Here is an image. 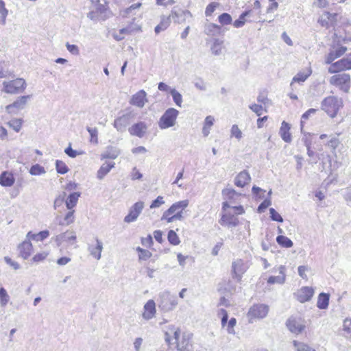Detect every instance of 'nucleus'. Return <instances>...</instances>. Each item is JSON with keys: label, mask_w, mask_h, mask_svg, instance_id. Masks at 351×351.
<instances>
[{"label": "nucleus", "mask_w": 351, "mask_h": 351, "mask_svg": "<svg viewBox=\"0 0 351 351\" xmlns=\"http://www.w3.org/2000/svg\"><path fill=\"white\" fill-rule=\"evenodd\" d=\"M342 99L335 96L326 97L321 104L322 110L325 111L332 118L337 115L339 110L342 108Z\"/></svg>", "instance_id": "obj_1"}, {"label": "nucleus", "mask_w": 351, "mask_h": 351, "mask_svg": "<svg viewBox=\"0 0 351 351\" xmlns=\"http://www.w3.org/2000/svg\"><path fill=\"white\" fill-rule=\"evenodd\" d=\"M178 114V110L173 108L166 110L159 119V128L161 130H165L173 127L176 124Z\"/></svg>", "instance_id": "obj_2"}, {"label": "nucleus", "mask_w": 351, "mask_h": 351, "mask_svg": "<svg viewBox=\"0 0 351 351\" xmlns=\"http://www.w3.org/2000/svg\"><path fill=\"white\" fill-rule=\"evenodd\" d=\"M3 91L8 94L23 93L26 88L27 84L23 78H16L14 80L3 82Z\"/></svg>", "instance_id": "obj_3"}, {"label": "nucleus", "mask_w": 351, "mask_h": 351, "mask_svg": "<svg viewBox=\"0 0 351 351\" xmlns=\"http://www.w3.org/2000/svg\"><path fill=\"white\" fill-rule=\"evenodd\" d=\"M159 306L164 311L173 310L178 304V298L176 295H172L168 291H163L159 295Z\"/></svg>", "instance_id": "obj_4"}, {"label": "nucleus", "mask_w": 351, "mask_h": 351, "mask_svg": "<svg viewBox=\"0 0 351 351\" xmlns=\"http://www.w3.org/2000/svg\"><path fill=\"white\" fill-rule=\"evenodd\" d=\"M329 82L332 85L338 86L343 92L348 93L350 87V75L348 73L334 75Z\"/></svg>", "instance_id": "obj_5"}, {"label": "nucleus", "mask_w": 351, "mask_h": 351, "mask_svg": "<svg viewBox=\"0 0 351 351\" xmlns=\"http://www.w3.org/2000/svg\"><path fill=\"white\" fill-rule=\"evenodd\" d=\"M269 312V306L264 304H254L249 309L247 316L249 322H253L254 319H263L265 317Z\"/></svg>", "instance_id": "obj_6"}, {"label": "nucleus", "mask_w": 351, "mask_h": 351, "mask_svg": "<svg viewBox=\"0 0 351 351\" xmlns=\"http://www.w3.org/2000/svg\"><path fill=\"white\" fill-rule=\"evenodd\" d=\"M351 69V53L347 54L341 60L333 62L328 68L330 73H336L342 71Z\"/></svg>", "instance_id": "obj_7"}, {"label": "nucleus", "mask_w": 351, "mask_h": 351, "mask_svg": "<svg viewBox=\"0 0 351 351\" xmlns=\"http://www.w3.org/2000/svg\"><path fill=\"white\" fill-rule=\"evenodd\" d=\"M169 330L165 333V340L169 345H176L178 351H189L182 350L181 345L178 343V339L180 338V330L174 326H169Z\"/></svg>", "instance_id": "obj_8"}, {"label": "nucleus", "mask_w": 351, "mask_h": 351, "mask_svg": "<svg viewBox=\"0 0 351 351\" xmlns=\"http://www.w3.org/2000/svg\"><path fill=\"white\" fill-rule=\"evenodd\" d=\"M134 117V114L132 112H129L117 117L113 123L114 128L119 132H125L132 121Z\"/></svg>", "instance_id": "obj_9"}, {"label": "nucleus", "mask_w": 351, "mask_h": 351, "mask_svg": "<svg viewBox=\"0 0 351 351\" xmlns=\"http://www.w3.org/2000/svg\"><path fill=\"white\" fill-rule=\"evenodd\" d=\"M32 95H23L19 97L12 104L5 107L6 111L10 114H15L17 110L25 108Z\"/></svg>", "instance_id": "obj_10"}, {"label": "nucleus", "mask_w": 351, "mask_h": 351, "mask_svg": "<svg viewBox=\"0 0 351 351\" xmlns=\"http://www.w3.org/2000/svg\"><path fill=\"white\" fill-rule=\"evenodd\" d=\"M286 326L291 332L296 335L302 333L306 328L304 321L302 319L293 316L290 317L287 320Z\"/></svg>", "instance_id": "obj_11"}, {"label": "nucleus", "mask_w": 351, "mask_h": 351, "mask_svg": "<svg viewBox=\"0 0 351 351\" xmlns=\"http://www.w3.org/2000/svg\"><path fill=\"white\" fill-rule=\"evenodd\" d=\"M143 208V202L138 201L136 202L130 207L128 214L124 218V221L125 223H131L135 221L141 213Z\"/></svg>", "instance_id": "obj_12"}, {"label": "nucleus", "mask_w": 351, "mask_h": 351, "mask_svg": "<svg viewBox=\"0 0 351 351\" xmlns=\"http://www.w3.org/2000/svg\"><path fill=\"white\" fill-rule=\"evenodd\" d=\"M170 17L174 20L175 23L180 24L185 22L186 19L191 18L192 14L189 10H184L175 7L171 10Z\"/></svg>", "instance_id": "obj_13"}, {"label": "nucleus", "mask_w": 351, "mask_h": 351, "mask_svg": "<svg viewBox=\"0 0 351 351\" xmlns=\"http://www.w3.org/2000/svg\"><path fill=\"white\" fill-rule=\"evenodd\" d=\"M147 125L143 121H138L128 128V132L131 136L143 138L147 132Z\"/></svg>", "instance_id": "obj_14"}, {"label": "nucleus", "mask_w": 351, "mask_h": 351, "mask_svg": "<svg viewBox=\"0 0 351 351\" xmlns=\"http://www.w3.org/2000/svg\"><path fill=\"white\" fill-rule=\"evenodd\" d=\"M219 223L223 226L233 228L239 225V219L234 217L232 213L226 212L221 215Z\"/></svg>", "instance_id": "obj_15"}, {"label": "nucleus", "mask_w": 351, "mask_h": 351, "mask_svg": "<svg viewBox=\"0 0 351 351\" xmlns=\"http://www.w3.org/2000/svg\"><path fill=\"white\" fill-rule=\"evenodd\" d=\"M245 272V268L243 265V261L241 259L234 261L232 264V277L238 282H240L242 278V275Z\"/></svg>", "instance_id": "obj_16"}, {"label": "nucleus", "mask_w": 351, "mask_h": 351, "mask_svg": "<svg viewBox=\"0 0 351 351\" xmlns=\"http://www.w3.org/2000/svg\"><path fill=\"white\" fill-rule=\"evenodd\" d=\"M313 294L314 290L312 287H303L295 293V296L300 302L304 303L309 301Z\"/></svg>", "instance_id": "obj_17"}, {"label": "nucleus", "mask_w": 351, "mask_h": 351, "mask_svg": "<svg viewBox=\"0 0 351 351\" xmlns=\"http://www.w3.org/2000/svg\"><path fill=\"white\" fill-rule=\"evenodd\" d=\"M337 14L336 13H330L324 12L321 17L318 19V23L325 27H329L330 25H333L337 21Z\"/></svg>", "instance_id": "obj_18"}, {"label": "nucleus", "mask_w": 351, "mask_h": 351, "mask_svg": "<svg viewBox=\"0 0 351 351\" xmlns=\"http://www.w3.org/2000/svg\"><path fill=\"white\" fill-rule=\"evenodd\" d=\"M347 50L348 48L344 46H340L335 50H330L326 57L325 63L331 65L335 60L343 56Z\"/></svg>", "instance_id": "obj_19"}, {"label": "nucleus", "mask_w": 351, "mask_h": 351, "mask_svg": "<svg viewBox=\"0 0 351 351\" xmlns=\"http://www.w3.org/2000/svg\"><path fill=\"white\" fill-rule=\"evenodd\" d=\"M18 250L20 256L25 260L27 259L32 254L33 247L29 241H24L19 245Z\"/></svg>", "instance_id": "obj_20"}, {"label": "nucleus", "mask_w": 351, "mask_h": 351, "mask_svg": "<svg viewBox=\"0 0 351 351\" xmlns=\"http://www.w3.org/2000/svg\"><path fill=\"white\" fill-rule=\"evenodd\" d=\"M146 92L143 90H141L132 97L130 103L138 108H143L146 101Z\"/></svg>", "instance_id": "obj_21"}, {"label": "nucleus", "mask_w": 351, "mask_h": 351, "mask_svg": "<svg viewBox=\"0 0 351 351\" xmlns=\"http://www.w3.org/2000/svg\"><path fill=\"white\" fill-rule=\"evenodd\" d=\"M251 180V177L249 173L243 170L240 172L234 179V184L238 187H244Z\"/></svg>", "instance_id": "obj_22"}, {"label": "nucleus", "mask_w": 351, "mask_h": 351, "mask_svg": "<svg viewBox=\"0 0 351 351\" xmlns=\"http://www.w3.org/2000/svg\"><path fill=\"white\" fill-rule=\"evenodd\" d=\"M103 250V243L101 241H99L97 238L96 239V244L88 245V250L90 252V254L95 258L97 260H99L101 258V253Z\"/></svg>", "instance_id": "obj_23"}, {"label": "nucleus", "mask_w": 351, "mask_h": 351, "mask_svg": "<svg viewBox=\"0 0 351 351\" xmlns=\"http://www.w3.org/2000/svg\"><path fill=\"white\" fill-rule=\"evenodd\" d=\"M145 311L143 313L144 319L149 320L152 319L156 313L155 302L152 300H149L144 306Z\"/></svg>", "instance_id": "obj_24"}, {"label": "nucleus", "mask_w": 351, "mask_h": 351, "mask_svg": "<svg viewBox=\"0 0 351 351\" xmlns=\"http://www.w3.org/2000/svg\"><path fill=\"white\" fill-rule=\"evenodd\" d=\"M290 129V125L283 121L280 128L279 134L282 139L286 143H290L291 141V134L289 132Z\"/></svg>", "instance_id": "obj_25"}, {"label": "nucleus", "mask_w": 351, "mask_h": 351, "mask_svg": "<svg viewBox=\"0 0 351 351\" xmlns=\"http://www.w3.org/2000/svg\"><path fill=\"white\" fill-rule=\"evenodd\" d=\"M15 178L12 173L3 171L0 175V184L3 186H11L14 184Z\"/></svg>", "instance_id": "obj_26"}, {"label": "nucleus", "mask_w": 351, "mask_h": 351, "mask_svg": "<svg viewBox=\"0 0 351 351\" xmlns=\"http://www.w3.org/2000/svg\"><path fill=\"white\" fill-rule=\"evenodd\" d=\"M189 200L184 199L173 204L167 210L166 214H173L180 210H184L189 205Z\"/></svg>", "instance_id": "obj_27"}, {"label": "nucleus", "mask_w": 351, "mask_h": 351, "mask_svg": "<svg viewBox=\"0 0 351 351\" xmlns=\"http://www.w3.org/2000/svg\"><path fill=\"white\" fill-rule=\"evenodd\" d=\"M204 33L208 36H218L221 33V27L215 23H208L204 27Z\"/></svg>", "instance_id": "obj_28"}, {"label": "nucleus", "mask_w": 351, "mask_h": 351, "mask_svg": "<svg viewBox=\"0 0 351 351\" xmlns=\"http://www.w3.org/2000/svg\"><path fill=\"white\" fill-rule=\"evenodd\" d=\"M80 195L81 193L80 192H73L69 195L65 200V204L68 210H71L76 206Z\"/></svg>", "instance_id": "obj_29"}, {"label": "nucleus", "mask_w": 351, "mask_h": 351, "mask_svg": "<svg viewBox=\"0 0 351 351\" xmlns=\"http://www.w3.org/2000/svg\"><path fill=\"white\" fill-rule=\"evenodd\" d=\"M75 240L76 236L75 234L73 232L69 233L68 231L57 235L55 238V241L56 242L58 246H60L62 241H70Z\"/></svg>", "instance_id": "obj_30"}, {"label": "nucleus", "mask_w": 351, "mask_h": 351, "mask_svg": "<svg viewBox=\"0 0 351 351\" xmlns=\"http://www.w3.org/2000/svg\"><path fill=\"white\" fill-rule=\"evenodd\" d=\"M96 11L100 16V19L102 21H105L111 16V12L108 10L106 1L104 2V4L98 3L97 5Z\"/></svg>", "instance_id": "obj_31"}, {"label": "nucleus", "mask_w": 351, "mask_h": 351, "mask_svg": "<svg viewBox=\"0 0 351 351\" xmlns=\"http://www.w3.org/2000/svg\"><path fill=\"white\" fill-rule=\"evenodd\" d=\"M114 162H105L97 171V178L102 180L114 166Z\"/></svg>", "instance_id": "obj_32"}, {"label": "nucleus", "mask_w": 351, "mask_h": 351, "mask_svg": "<svg viewBox=\"0 0 351 351\" xmlns=\"http://www.w3.org/2000/svg\"><path fill=\"white\" fill-rule=\"evenodd\" d=\"M171 23V17L169 16H162L161 17V20L160 23L156 26L154 29V32L156 34H159L160 32L165 31L168 28V27L170 25Z\"/></svg>", "instance_id": "obj_33"}, {"label": "nucleus", "mask_w": 351, "mask_h": 351, "mask_svg": "<svg viewBox=\"0 0 351 351\" xmlns=\"http://www.w3.org/2000/svg\"><path fill=\"white\" fill-rule=\"evenodd\" d=\"M329 295L321 293L319 295L317 306L319 309H326L329 304Z\"/></svg>", "instance_id": "obj_34"}, {"label": "nucleus", "mask_w": 351, "mask_h": 351, "mask_svg": "<svg viewBox=\"0 0 351 351\" xmlns=\"http://www.w3.org/2000/svg\"><path fill=\"white\" fill-rule=\"evenodd\" d=\"M284 270H285V267L280 266V274H281L282 275L277 276H270L267 280V282L271 285L274 284V283L283 284L285 280V275L284 274Z\"/></svg>", "instance_id": "obj_35"}, {"label": "nucleus", "mask_w": 351, "mask_h": 351, "mask_svg": "<svg viewBox=\"0 0 351 351\" xmlns=\"http://www.w3.org/2000/svg\"><path fill=\"white\" fill-rule=\"evenodd\" d=\"M120 154V151L113 147H108L106 151L101 154V158L115 159Z\"/></svg>", "instance_id": "obj_36"}, {"label": "nucleus", "mask_w": 351, "mask_h": 351, "mask_svg": "<svg viewBox=\"0 0 351 351\" xmlns=\"http://www.w3.org/2000/svg\"><path fill=\"white\" fill-rule=\"evenodd\" d=\"M252 10H246L245 12H243V13H241L238 19L235 20L233 23V25L236 27V28H240L241 27H243L245 23V17L247 16H249L250 15V14L252 13Z\"/></svg>", "instance_id": "obj_37"}, {"label": "nucleus", "mask_w": 351, "mask_h": 351, "mask_svg": "<svg viewBox=\"0 0 351 351\" xmlns=\"http://www.w3.org/2000/svg\"><path fill=\"white\" fill-rule=\"evenodd\" d=\"M276 242L283 247L289 248L293 245L292 241L287 237L279 235L276 237Z\"/></svg>", "instance_id": "obj_38"}, {"label": "nucleus", "mask_w": 351, "mask_h": 351, "mask_svg": "<svg viewBox=\"0 0 351 351\" xmlns=\"http://www.w3.org/2000/svg\"><path fill=\"white\" fill-rule=\"evenodd\" d=\"M223 41L218 38L213 40V44L210 47L211 52L215 56H219L221 53V45Z\"/></svg>", "instance_id": "obj_39"}, {"label": "nucleus", "mask_w": 351, "mask_h": 351, "mask_svg": "<svg viewBox=\"0 0 351 351\" xmlns=\"http://www.w3.org/2000/svg\"><path fill=\"white\" fill-rule=\"evenodd\" d=\"M218 21L221 25H227L232 23V18L230 14L223 12L219 16Z\"/></svg>", "instance_id": "obj_40"}, {"label": "nucleus", "mask_w": 351, "mask_h": 351, "mask_svg": "<svg viewBox=\"0 0 351 351\" xmlns=\"http://www.w3.org/2000/svg\"><path fill=\"white\" fill-rule=\"evenodd\" d=\"M56 169L57 172L60 174H65L69 170L65 162L60 160H56Z\"/></svg>", "instance_id": "obj_41"}, {"label": "nucleus", "mask_w": 351, "mask_h": 351, "mask_svg": "<svg viewBox=\"0 0 351 351\" xmlns=\"http://www.w3.org/2000/svg\"><path fill=\"white\" fill-rule=\"evenodd\" d=\"M136 251L138 252V258L140 261H147L152 256L151 252L147 250L143 249L140 247H136Z\"/></svg>", "instance_id": "obj_42"}, {"label": "nucleus", "mask_w": 351, "mask_h": 351, "mask_svg": "<svg viewBox=\"0 0 351 351\" xmlns=\"http://www.w3.org/2000/svg\"><path fill=\"white\" fill-rule=\"evenodd\" d=\"M8 14V10L5 7L4 1L0 0V22L3 25L5 24Z\"/></svg>", "instance_id": "obj_43"}, {"label": "nucleus", "mask_w": 351, "mask_h": 351, "mask_svg": "<svg viewBox=\"0 0 351 351\" xmlns=\"http://www.w3.org/2000/svg\"><path fill=\"white\" fill-rule=\"evenodd\" d=\"M45 168L39 164L34 165L29 169V173L32 176H39L45 173Z\"/></svg>", "instance_id": "obj_44"}, {"label": "nucleus", "mask_w": 351, "mask_h": 351, "mask_svg": "<svg viewBox=\"0 0 351 351\" xmlns=\"http://www.w3.org/2000/svg\"><path fill=\"white\" fill-rule=\"evenodd\" d=\"M167 239L169 242L173 245H177L180 243V239L176 232L173 230H170L168 232Z\"/></svg>", "instance_id": "obj_45"}, {"label": "nucleus", "mask_w": 351, "mask_h": 351, "mask_svg": "<svg viewBox=\"0 0 351 351\" xmlns=\"http://www.w3.org/2000/svg\"><path fill=\"white\" fill-rule=\"evenodd\" d=\"M170 93L173 97V100L175 102V104L181 107V104L182 102V95L176 89H171L170 90Z\"/></svg>", "instance_id": "obj_46"}, {"label": "nucleus", "mask_w": 351, "mask_h": 351, "mask_svg": "<svg viewBox=\"0 0 351 351\" xmlns=\"http://www.w3.org/2000/svg\"><path fill=\"white\" fill-rule=\"evenodd\" d=\"M23 120L21 119H14L8 122V125L15 132H19L21 128Z\"/></svg>", "instance_id": "obj_47"}, {"label": "nucleus", "mask_w": 351, "mask_h": 351, "mask_svg": "<svg viewBox=\"0 0 351 351\" xmlns=\"http://www.w3.org/2000/svg\"><path fill=\"white\" fill-rule=\"evenodd\" d=\"M9 295L6 290L3 287L0 288V304L1 306H5L9 301Z\"/></svg>", "instance_id": "obj_48"}, {"label": "nucleus", "mask_w": 351, "mask_h": 351, "mask_svg": "<svg viewBox=\"0 0 351 351\" xmlns=\"http://www.w3.org/2000/svg\"><path fill=\"white\" fill-rule=\"evenodd\" d=\"M222 195L223 199L231 200L234 199L235 196H237L238 194L234 189H224L222 191Z\"/></svg>", "instance_id": "obj_49"}, {"label": "nucleus", "mask_w": 351, "mask_h": 351, "mask_svg": "<svg viewBox=\"0 0 351 351\" xmlns=\"http://www.w3.org/2000/svg\"><path fill=\"white\" fill-rule=\"evenodd\" d=\"M86 130L88 132L90 136V141L95 143H98V130L96 128H90L89 126L86 127Z\"/></svg>", "instance_id": "obj_50"}, {"label": "nucleus", "mask_w": 351, "mask_h": 351, "mask_svg": "<svg viewBox=\"0 0 351 351\" xmlns=\"http://www.w3.org/2000/svg\"><path fill=\"white\" fill-rule=\"evenodd\" d=\"M269 214L270 218L272 221L282 223L283 221V218L282 216L274 208H269Z\"/></svg>", "instance_id": "obj_51"}, {"label": "nucleus", "mask_w": 351, "mask_h": 351, "mask_svg": "<svg viewBox=\"0 0 351 351\" xmlns=\"http://www.w3.org/2000/svg\"><path fill=\"white\" fill-rule=\"evenodd\" d=\"M66 196V193L65 192H62L55 199L53 203V207L55 209H57L58 207L62 205L63 202H65Z\"/></svg>", "instance_id": "obj_52"}, {"label": "nucleus", "mask_w": 351, "mask_h": 351, "mask_svg": "<svg viewBox=\"0 0 351 351\" xmlns=\"http://www.w3.org/2000/svg\"><path fill=\"white\" fill-rule=\"evenodd\" d=\"M293 345L297 348L298 351H315L308 345L303 343H298L296 341H293Z\"/></svg>", "instance_id": "obj_53"}, {"label": "nucleus", "mask_w": 351, "mask_h": 351, "mask_svg": "<svg viewBox=\"0 0 351 351\" xmlns=\"http://www.w3.org/2000/svg\"><path fill=\"white\" fill-rule=\"evenodd\" d=\"M271 204V201L269 198H266L258 206L257 211L259 213L265 212V210Z\"/></svg>", "instance_id": "obj_54"}, {"label": "nucleus", "mask_w": 351, "mask_h": 351, "mask_svg": "<svg viewBox=\"0 0 351 351\" xmlns=\"http://www.w3.org/2000/svg\"><path fill=\"white\" fill-rule=\"evenodd\" d=\"M316 111L317 110L315 108H310L302 115L300 121V125L302 129L303 128V123L304 121L307 120L312 114H315Z\"/></svg>", "instance_id": "obj_55"}, {"label": "nucleus", "mask_w": 351, "mask_h": 351, "mask_svg": "<svg viewBox=\"0 0 351 351\" xmlns=\"http://www.w3.org/2000/svg\"><path fill=\"white\" fill-rule=\"evenodd\" d=\"M231 135L234 136L237 139L240 140L242 138V132L239 128L238 125L234 124L231 128Z\"/></svg>", "instance_id": "obj_56"}, {"label": "nucleus", "mask_w": 351, "mask_h": 351, "mask_svg": "<svg viewBox=\"0 0 351 351\" xmlns=\"http://www.w3.org/2000/svg\"><path fill=\"white\" fill-rule=\"evenodd\" d=\"M219 5L218 3L211 2L206 8L205 14L208 16H210L215 10L217 6Z\"/></svg>", "instance_id": "obj_57"}, {"label": "nucleus", "mask_w": 351, "mask_h": 351, "mask_svg": "<svg viewBox=\"0 0 351 351\" xmlns=\"http://www.w3.org/2000/svg\"><path fill=\"white\" fill-rule=\"evenodd\" d=\"M237 324V319L234 317H232L227 324V331L229 334H234L235 331L234 327Z\"/></svg>", "instance_id": "obj_58"}, {"label": "nucleus", "mask_w": 351, "mask_h": 351, "mask_svg": "<svg viewBox=\"0 0 351 351\" xmlns=\"http://www.w3.org/2000/svg\"><path fill=\"white\" fill-rule=\"evenodd\" d=\"M165 203L162 196H158L156 199L152 201L150 208H158Z\"/></svg>", "instance_id": "obj_59"}, {"label": "nucleus", "mask_w": 351, "mask_h": 351, "mask_svg": "<svg viewBox=\"0 0 351 351\" xmlns=\"http://www.w3.org/2000/svg\"><path fill=\"white\" fill-rule=\"evenodd\" d=\"M74 210H70L64 217V221H66V224L69 225L74 221Z\"/></svg>", "instance_id": "obj_60"}, {"label": "nucleus", "mask_w": 351, "mask_h": 351, "mask_svg": "<svg viewBox=\"0 0 351 351\" xmlns=\"http://www.w3.org/2000/svg\"><path fill=\"white\" fill-rule=\"evenodd\" d=\"M249 108L254 112L257 116H261L263 112V106L259 104H254L249 106Z\"/></svg>", "instance_id": "obj_61"}, {"label": "nucleus", "mask_w": 351, "mask_h": 351, "mask_svg": "<svg viewBox=\"0 0 351 351\" xmlns=\"http://www.w3.org/2000/svg\"><path fill=\"white\" fill-rule=\"evenodd\" d=\"M66 47L67 50L72 54H73V55L79 54V49L77 45H71V44H69V43H67L66 44Z\"/></svg>", "instance_id": "obj_62"}, {"label": "nucleus", "mask_w": 351, "mask_h": 351, "mask_svg": "<svg viewBox=\"0 0 351 351\" xmlns=\"http://www.w3.org/2000/svg\"><path fill=\"white\" fill-rule=\"evenodd\" d=\"M64 152L68 156L72 158H75L77 156V151L73 149L71 145L64 149Z\"/></svg>", "instance_id": "obj_63"}, {"label": "nucleus", "mask_w": 351, "mask_h": 351, "mask_svg": "<svg viewBox=\"0 0 351 351\" xmlns=\"http://www.w3.org/2000/svg\"><path fill=\"white\" fill-rule=\"evenodd\" d=\"M343 195L347 202H351V186L347 187L343 191Z\"/></svg>", "instance_id": "obj_64"}]
</instances>
